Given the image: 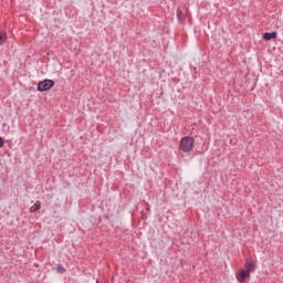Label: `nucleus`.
<instances>
[{
  "label": "nucleus",
  "mask_w": 283,
  "mask_h": 283,
  "mask_svg": "<svg viewBox=\"0 0 283 283\" xmlns=\"http://www.w3.org/2000/svg\"><path fill=\"white\" fill-rule=\"evenodd\" d=\"M196 145V139L191 136H185L179 142V149L184 151V154H189L193 151V147Z\"/></svg>",
  "instance_id": "nucleus-1"
},
{
  "label": "nucleus",
  "mask_w": 283,
  "mask_h": 283,
  "mask_svg": "<svg viewBox=\"0 0 283 283\" xmlns=\"http://www.w3.org/2000/svg\"><path fill=\"white\" fill-rule=\"evenodd\" d=\"M54 85H56V82H54V80L45 78L38 83L36 90L41 93L50 92V90H52V87H54Z\"/></svg>",
  "instance_id": "nucleus-2"
},
{
  "label": "nucleus",
  "mask_w": 283,
  "mask_h": 283,
  "mask_svg": "<svg viewBox=\"0 0 283 283\" xmlns=\"http://www.w3.org/2000/svg\"><path fill=\"white\" fill-rule=\"evenodd\" d=\"M182 10H186V12H184ZM187 14H189V8H187V4H184L181 8L179 7L177 9V19L181 25H185V23H187Z\"/></svg>",
  "instance_id": "nucleus-3"
},
{
  "label": "nucleus",
  "mask_w": 283,
  "mask_h": 283,
  "mask_svg": "<svg viewBox=\"0 0 283 283\" xmlns=\"http://www.w3.org/2000/svg\"><path fill=\"white\" fill-rule=\"evenodd\" d=\"M247 280H251V273L249 271H245L244 269H241L237 274V281L239 283H249V281Z\"/></svg>",
  "instance_id": "nucleus-4"
},
{
  "label": "nucleus",
  "mask_w": 283,
  "mask_h": 283,
  "mask_svg": "<svg viewBox=\"0 0 283 283\" xmlns=\"http://www.w3.org/2000/svg\"><path fill=\"white\" fill-rule=\"evenodd\" d=\"M263 41H275L277 39V32L272 31V32H265L262 35Z\"/></svg>",
  "instance_id": "nucleus-5"
},
{
  "label": "nucleus",
  "mask_w": 283,
  "mask_h": 283,
  "mask_svg": "<svg viewBox=\"0 0 283 283\" xmlns=\"http://www.w3.org/2000/svg\"><path fill=\"white\" fill-rule=\"evenodd\" d=\"M244 271H248V273H254L255 272V263H253V261H249L247 260L245 263H244Z\"/></svg>",
  "instance_id": "nucleus-6"
},
{
  "label": "nucleus",
  "mask_w": 283,
  "mask_h": 283,
  "mask_svg": "<svg viewBox=\"0 0 283 283\" xmlns=\"http://www.w3.org/2000/svg\"><path fill=\"white\" fill-rule=\"evenodd\" d=\"M30 213H36V211H41V201H36L30 209Z\"/></svg>",
  "instance_id": "nucleus-7"
},
{
  "label": "nucleus",
  "mask_w": 283,
  "mask_h": 283,
  "mask_svg": "<svg viewBox=\"0 0 283 283\" xmlns=\"http://www.w3.org/2000/svg\"><path fill=\"white\" fill-rule=\"evenodd\" d=\"M4 43H8V33L0 31V45H3Z\"/></svg>",
  "instance_id": "nucleus-8"
},
{
  "label": "nucleus",
  "mask_w": 283,
  "mask_h": 283,
  "mask_svg": "<svg viewBox=\"0 0 283 283\" xmlns=\"http://www.w3.org/2000/svg\"><path fill=\"white\" fill-rule=\"evenodd\" d=\"M66 272L67 270L62 264H57L56 273H60V275H63V273H66Z\"/></svg>",
  "instance_id": "nucleus-9"
},
{
  "label": "nucleus",
  "mask_w": 283,
  "mask_h": 283,
  "mask_svg": "<svg viewBox=\"0 0 283 283\" xmlns=\"http://www.w3.org/2000/svg\"><path fill=\"white\" fill-rule=\"evenodd\" d=\"M146 205V208L145 210L147 211V213H151V207L149 206V203H145Z\"/></svg>",
  "instance_id": "nucleus-10"
},
{
  "label": "nucleus",
  "mask_w": 283,
  "mask_h": 283,
  "mask_svg": "<svg viewBox=\"0 0 283 283\" xmlns=\"http://www.w3.org/2000/svg\"><path fill=\"white\" fill-rule=\"evenodd\" d=\"M6 145V140L0 136V149Z\"/></svg>",
  "instance_id": "nucleus-11"
},
{
  "label": "nucleus",
  "mask_w": 283,
  "mask_h": 283,
  "mask_svg": "<svg viewBox=\"0 0 283 283\" xmlns=\"http://www.w3.org/2000/svg\"><path fill=\"white\" fill-rule=\"evenodd\" d=\"M148 216L145 212H142V220H147Z\"/></svg>",
  "instance_id": "nucleus-12"
},
{
  "label": "nucleus",
  "mask_w": 283,
  "mask_h": 283,
  "mask_svg": "<svg viewBox=\"0 0 283 283\" xmlns=\"http://www.w3.org/2000/svg\"><path fill=\"white\" fill-rule=\"evenodd\" d=\"M193 72H195L193 78H196V74H198V67L195 66Z\"/></svg>",
  "instance_id": "nucleus-13"
}]
</instances>
